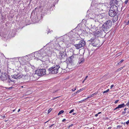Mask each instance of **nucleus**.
I'll return each instance as SVG.
<instances>
[{"label": "nucleus", "mask_w": 129, "mask_h": 129, "mask_svg": "<svg viewBox=\"0 0 129 129\" xmlns=\"http://www.w3.org/2000/svg\"><path fill=\"white\" fill-rule=\"evenodd\" d=\"M51 54V48L49 47L46 48V46H45L40 50L28 55V57H30V59H31L34 58V59L37 60H40L44 61L48 59L49 54Z\"/></svg>", "instance_id": "1"}, {"label": "nucleus", "mask_w": 129, "mask_h": 129, "mask_svg": "<svg viewBox=\"0 0 129 129\" xmlns=\"http://www.w3.org/2000/svg\"><path fill=\"white\" fill-rule=\"evenodd\" d=\"M30 72H28L25 75H22L18 73L12 75V77L14 79H16L22 78L24 80L27 81L30 79H31V78L32 77H33V79H34V77H33V76H30Z\"/></svg>", "instance_id": "2"}, {"label": "nucleus", "mask_w": 129, "mask_h": 129, "mask_svg": "<svg viewBox=\"0 0 129 129\" xmlns=\"http://www.w3.org/2000/svg\"><path fill=\"white\" fill-rule=\"evenodd\" d=\"M112 23L111 20H109L106 21L102 25L101 28L103 31L105 33H107L109 31L110 28L111 27Z\"/></svg>", "instance_id": "3"}, {"label": "nucleus", "mask_w": 129, "mask_h": 129, "mask_svg": "<svg viewBox=\"0 0 129 129\" xmlns=\"http://www.w3.org/2000/svg\"><path fill=\"white\" fill-rule=\"evenodd\" d=\"M118 7L115 5H113L110 8L109 11V16L111 17H114L116 16L118 17Z\"/></svg>", "instance_id": "4"}, {"label": "nucleus", "mask_w": 129, "mask_h": 129, "mask_svg": "<svg viewBox=\"0 0 129 129\" xmlns=\"http://www.w3.org/2000/svg\"><path fill=\"white\" fill-rule=\"evenodd\" d=\"M46 74L47 73L45 69H40L37 70L36 71L35 73L33 75V77H34V79L32 80H35L38 79V77H37V76H41Z\"/></svg>", "instance_id": "5"}, {"label": "nucleus", "mask_w": 129, "mask_h": 129, "mask_svg": "<svg viewBox=\"0 0 129 129\" xmlns=\"http://www.w3.org/2000/svg\"><path fill=\"white\" fill-rule=\"evenodd\" d=\"M78 40L79 39H77L76 38V37L74 35L70 36H69L67 35H64L62 37H59V38H57L56 39V40Z\"/></svg>", "instance_id": "6"}, {"label": "nucleus", "mask_w": 129, "mask_h": 129, "mask_svg": "<svg viewBox=\"0 0 129 129\" xmlns=\"http://www.w3.org/2000/svg\"><path fill=\"white\" fill-rule=\"evenodd\" d=\"M60 67L58 65H54L49 69L48 71L49 74H56L58 72V70Z\"/></svg>", "instance_id": "7"}, {"label": "nucleus", "mask_w": 129, "mask_h": 129, "mask_svg": "<svg viewBox=\"0 0 129 129\" xmlns=\"http://www.w3.org/2000/svg\"><path fill=\"white\" fill-rule=\"evenodd\" d=\"M27 57H29L28 56V55L26 56H24L23 57H20L18 58V60L19 61L20 63L22 65H24L26 64H27V62H28L27 61L26 59H27Z\"/></svg>", "instance_id": "8"}, {"label": "nucleus", "mask_w": 129, "mask_h": 129, "mask_svg": "<svg viewBox=\"0 0 129 129\" xmlns=\"http://www.w3.org/2000/svg\"><path fill=\"white\" fill-rule=\"evenodd\" d=\"M103 33H104V32L103 31H95V35H94V38H95L93 39H91V40H99L100 39L99 38H101V37L99 36L100 35H101V34H103Z\"/></svg>", "instance_id": "9"}, {"label": "nucleus", "mask_w": 129, "mask_h": 129, "mask_svg": "<svg viewBox=\"0 0 129 129\" xmlns=\"http://www.w3.org/2000/svg\"><path fill=\"white\" fill-rule=\"evenodd\" d=\"M59 57L63 62L65 61L67 58L66 53L63 52L60 53Z\"/></svg>", "instance_id": "10"}, {"label": "nucleus", "mask_w": 129, "mask_h": 129, "mask_svg": "<svg viewBox=\"0 0 129 129\" xmlns=\"http://www.w3.org/2000/svg\"><path fill=\"white\" fill-rule=\"evenodd\" d=\"M85 45V41H80L78 44H76L74 45V46L77 49H79L83 47Z\"/></svg>", "instance_id": "11"}, {"label": "nucleus", "mask_w": 129, "mask_h": 129, "mask_svg": "<svg viewBox=\"0 0 129 129\" xmlns=\"http://www.w3.org/2000/svg\"><path fill=\"white\" fill-rule=\"evenodd\" d=\"M9 75L6 73H2V75L0 76L1 80L3 81H5L8 79Z\"/></svg>", "instance_id": "12"}, {"label": "nucleus", "mask_w": 129, "mask_h": 129, "mask_svg": "<svg viewBox=\"0 0 129 129\" xmlns=\"http://www.w3.org/2000/svg\"><path fill=\"white\" fill-rule=\"evenodd\" d=\"M25 66L24 67L25 71L26 72H28L32 68L31 65L29 62H27L26 64H25Z\"/></svg>", "instance_id": "13"}, {"label": "nucleus", "mask_w": 129, "mask_h": 129, "mask_svg": "<svg viewBox=\"0 0 129 129\" xmlns=\"http://www.w3.org/2000/svg\"><path fill=\"white\" fill-rule=\"evenodd\" d=\"M95 15L94 18L92 17L90 18L94 20L95 21L96 20L97 21H99L100 19H102L103 18V16L101 14H99L98 15Z\"/></svg>", "instance_id": "14"}, {"label": "nucleus", "mask_w": 129, "mask_h": 129, "mask_svg": "<svg viewBox=\"0 0 129 129\" xmlns=\"http://www.w3.org/2000/svg\"><path fill=\"white\" fill-rule=\"evenodd\" d=\"M99 41H91L90 44L93 46L99 47L100 44H99Z\"/></svg>", "instance_id": "15"}, {"label": "nucleus", "mask_w": 129, "mask_h": 129, "mask_svg": "<svg viewBox=\"0 0 129 129\" xmlns=\"http://www.w3.org/2000/svg\"><path fill=\"white\" fill-rule=\"evenodd\" d=\"M118 3V2L116 0H111L110 2V5L111 6L114 4L117 5Z\"/></svg>", "instance_id": "16"}, {"label": "nucleus", "mask_w": 129, "mask_h": 129, "mask_svg": "<svg viewBox=\"0 0 129 129\" xmlns=\"http://www.w3.org/2000/svg\"><path fill=\"white\" fill-rule=\"evenodd\" d=\"M84 59L83 57L80 58L78 61V63L80 64L84 62Z\"/></svg>", "instance_id": "17"}, {"label": "nucleus", "mask_w": 129, "mask_h": 129, "mask_svg": "<svg viewBox=\"0 0 129 129\" xmlns=\"http://www.w3.org/2000/svg\"><path fill=\"white\" fill-rule=\"evenodd\" d=\"M11 76V77L10 76H9L8 77V82L9 83H10V82H14L15 81L14 80H13L12 78H13ZM13 79H14L13 78Z\"/></svg>", "instance_id": "18"}, {"label": "nucleus", "mask_w": 129, "mask_h": 129, "mask_svg": "<svg viewBox=\"0 0 129 129\" xmlns=\"http://www.w3.org/2000/svg\"><path fill=\"white\" fill-rule=\"evenodd\" d=\"M56 41H52L51 42V43L53 44V45L55 46L57 45L58 44V42H57L56 43Z\"/></svg>", "instance_id": "19"}, {"label": "nucleus", "mask_w": 129, "mask_h": 129, "mask_svg": "<svg viewBox=\"0 0 129 129\" xmlns=\"http://www.w3.org/2000/svg\"><path fill=\"white\" fill-rule=\"evenodd\" d=\"M118 106L119 107V108H121L125 106L126 105H125L124 103H123L118 105Z\"/></svg>", "instance_id": "20"}, {"label": "nucleus", "mask_w": 129, "mask_h": 129, "mask_svg": "<svg viewBox=\"0 0 129 129\" xmlns=\"http://www.w3.org/2000/svg\"><path fill=\"white\" fill-rule=\"evenodd\" d=\"M98 91H96L95 93L92 94L91 95V96H92V97L94 95H95L97 94L98 93Z\"/></svg>", "instance_id": "21"}, {"label": "nucleus", "mask_w": 129, "mask_h": 129, "mask_svg": "<svg viewBox=\"0 0 129 129\" xmlns=\"http://www.w3.org/2000/svg\"><path fill=\"white\" fill-rule=\"evenodd\" d=\"M84 89L83 88H82V89H81L78 90V91H77L76 92V93H78L80 92L81 91L83 90Z\"/></svg>", "instance_id": "22"}, {"label": "nucleus", "mask_w": 129, "mask_h": 129, "mask_svg": "<svg viewBox=\"0 0 129 129\" xmlns=\"http://www.w3.org/2000/svg\"><path fill=\"white\" fill-rule=\"evenodd\" d=\"M64 112V111L63 110H61L60 111L58 114V115H59L63 113Z\"/></svg>", "instance_id": "23"}, {"label": "nucleus", "mask_w": 129, "mask_h": 129, "mask_svg": "<svg viewBox=\"0 0 129 129\" xmlns=\"http://www.w3.org/2000/svg\"><path fill=\"white\" fill-rule=\"evenodd\" d=\"M109 91V89H107V90H106V91H104L103 92V93H107L108 92V91Z\"/></svg>", "instance_id": "24"}, {"label": "nucleus", "mask_w": 129, "mask_h": 129, "mask_svg": "<svg viewBox=\"0 0 129 129\" xmlns=\"http://www.w3.org/2000/svg\"><path fill=\"white\" fill-rule=\"evenodd\" d=\"M122 126L121 125H118L117 126V129H120L121 127H122Z\"/></svg>", "instance_id": "25"}, {"label": "nucleus", "mask_w": 129, "mask_h": 129, "mask_svg": "<svg viewBox=\"0 0 129 129\" xmlns=\"http://www.w3.org/2000/svg\"><path fill=\"white\" fill-rule=\"evenodd\" d=\"M52 110V109L51 108H50V109H49L48 110V114L49 113L51 112V111Z\"/></svg>", "instance_id": "26"}, {"label": "nucleus", "mask_w": 129, "mask_h": 129, "mask_svg": "<svg viewBox=\"0 0 129 129\" xmlns=\"http://www.w3.org/2000/svg\"><path fill=\"white\" fill-rule=\"evenodd\" d=\"M74 109H72V110H71L69 112V113H72V112H73L74 111Z\"/></svg>", "instance_id": "27"}, {"label": "nucleus", "mask_w": 129, "mask_h": 129, "mask_svg": "<svg viewBox=\"0 0 129 129\" xmlns=\"http://www.w3.org/2000/svg\"><path fill=\"white\" fill-rule=\"evenodd\" d=\"M72 56H71L70 57V61L69 60V62L70 63H71V62L72 60H71V59H72Z\"/></svg>", "instance_id": "28"}, {"label": "nucleus", "mask_w": 129, "mask_h": 129, "mask_svg": "<svg viewBox=\"0 0 129 129\" xmlns=\"http://www.w3.org/2000/svg\"><path fill=\"white\" fill-rule=\"evenodd\" d=\"M125 123L127 125H128V124H129V120H128V121L126 122Z\"/></svg>", "instance_id": "29"}, {"label": "nucleus", "mask_w": 129, "mask_h": 129, "mask_svg": "<svg viewBox=\"0 0 129 129\" xmlns=\"http://www.w3.org/2000/svg\"><path fill=\"white\" fill-rule=\"evenodd\" d=\"M126 105L129 106V100H128V102L126 103Z\"/></svg>", "instance_id": "30"}, {"label": "nucleus", "mask_w": 129, "mask_h": 129, "mask_svg": "<svg viewBox=\"0 0 129 129\" xmlns=\"http://www.w3.org/2000/svg\"><path fill=\"white\" fill-rule=\"evenodd\" d=\"M76 90V88H73L72 89V91H74Z\"/></svg>", "instance_id": "31"}, {"label": "nucleus", "mask_w": 129, "mask_h": 129, "mask_svg": "<svg viewBox=\"0 0 129 129\" xmlns=\"http://www.w3.org/2000/svg\"><path fill=\"white\" fill-rule=\"evenodd\" d=\"M128 0H126L125 1V2L124 3L125 4H127L128 2Z\"/></svg>", "instance_id": "32"}, {"label": "nucleus", "mask_w": 129, "mask_h": 129, "mask_svg": "<svg viewBox=\"0 0 129 129\" xmlns=\"http://www.w3.org/2000/svg\"><path fill=\"white\" fill-rule=\"evenodd\" d=\"M88 77V76H86L85 79H84V81H85V80H86V79Z\"/></svg>", "instance_id": "33"}, {"label": "nucleus", "mask_w": 129, "mask_h": 129, "mask_svg": "<svg viewBox=\"0 0 129 129\" xmlns=\"http://www.w3.org/2000/svg\"><path fill=\"white\" fill-rule=\"evenodd\" d=\"M119 101V100H116L115 102H114V103L115 104H116Z\"/></svg>", "instance_id": "34"}, {"label": "nucleus", "mask_w": 129, "mask_h": 129, "mask_svg": "<svg viewBox=\"0 0 129 129\" xmlns=\"http://www.w3.org/2000/svg\"><path fill=\"white\" fill-rule=\"evenodd\" d=\"M114 85L113 84L111 85L110 86V88H112L114 86Z\"/></svg>", "instance_id": "35"}, {"label": "nucleus", "mask_w": 129, "mask_h": 129, "mask_svg": "<svg viewBox=\"0 0 129 129\" xmlns=\"http://www.w3.org/2000/svg\"><path fill=\"white\" fill-rule=\"evenodd\" d=\"M126 113V111H123L122 112V114H125Z\"/></svg>", "instance_id": "36"}, {"label": "nucleus", "mask_w": 129, "mask_h": 129, "mask_svg": "<svg viewBox=\"0 0 129 129\" xmlns=\"http://www.w3.org/2000/svg\"><path fill=\"white\" fill-rule=\"evenodd\" d=\"M12 88V87H11L8 88H8V89H11Z\"/></svg>", "instance_id": "37"}, {"label": "nucleus", "mask_w": 129, "mask_h": 129, "mask_svg": "<svg viewBox=\"0 0 129 129\" xmlns=\"http://www.w3.org/2000/svg\"><path fill=\"white\" fill-rule=\"evenodd\" d=\"M129 23V20H128V21L126 23V24L127 25H128Z\"/></svg>", "instance_id": "38"}, {"label": "nucleus", "mask_w": 129, "mask_h": 129, "mask_svg": "<svg viewBox=\"0 0 129 129\" xmlns=\"http://www.w3.org/2000/svg\"><path fill=\"white\" fill-rule=\"evenodd\" d=\"M124 61V60L123 59H122L120 61V62L122 63V62H123Z\"/></svg>", "instance_id": "39"}, {"label": "nucleus", "mask_w": 129, "mask_h": 129, "mask_svg": "<svg viewBox=\"0 0 129 129\" xmlns=\"http://www.w3.org/2000/svg\"><path fill=\"white\" fill-rule=\"evenodd\" d=\"M73 124H71V125H70L69 127V128L70 127H71L72 126H73Z\"/></svg>", "instance_id": "40"}, {"label": "nucleus", "mask_w": 129, "mask_h": 129, "mask_svg": "<svg viewBox=\"0 0 129 129\" xmlns=\"http://www.w3.org/2000/svg\"><path fill=\"white\" fill-rule=\"evenodd\" d=\"M66 119H63L62 120V122H64V121H66Z\"/></svg>", "instance_id": "41"}, {"label": "nucleus", "mask_w": 129, "mask_h": 129, "mask_svg": "<svg viewBox=\"0 0 129 129\" xmlns=\"http://www.w3.org/2000/svg\"><path fill=\"white\" fill-rule=\"evenodd\" d=\"M112 128V127H109L107 129H111Z\"/></svg>", "instance_id": "42"}, {"label": "nucleus", "mask_w": 129, "mask_h": 129, "mask_svg": "<svg viewBox=\"0 0 129 129\" xmlns=\"http://www.w3.org/2000/svg\"><path fill=\"white\" fill-rule=\"evenodd\" d=\"M116 108V109L119 108V107L118 106Z\"/></svg>", "instance_id": "43"}, {"label": "nucleus", "mask_w": 129, "mask_h": 129, "mask_svg": "<svg viewBox=\"0 0 129 129\" xmlns=\"http://www.w3.org/2000/svg\"><path fill=\"white\" fill-rule=\"evenodd\" d=\"M54 125V124H52L51 126H49L50 127H51L53 125Z\"/></svg>", "instance_id": "44"}, {"label": "nucleus", "mask_w": 129, "mask_h": 129, "mask_svg": "<svg viewBox=\"0 0 129 129\" xmlns=\"http://www.w3.org/2000/svg\"><path fill=\"white\" fill-rule=\"evenodd\" d=\"M98 114H96L95 115V117H97V116H98Z\"/></svg>", "instance_id": "45"}, {"label": "nucleus", "mask_w": 129, "mask_h": 129, "mask_svg": "<svg viewBox=\"0 0 129 129\" xmlns=\"http://www.w3.org/2000/svg\"><path fill=\"white\" fill-rule=\"evenodd\" d=\"M91 97H92V96H91V95L90 96H88V98H90Z\"/></svg>", "instance_id": "46"}, {"label": "nucleus", "mask_w": 129, "mask_h": 129, "mask_svg": "<svg viewBox=\"0 0 129 129\" xmlns=\"http://www.w3.org/2000/svg\"><path fill=\"white\" fill-rule=\"evenodd\" d=\"M126 108H125L124 109V111H125L126 110Z\"/></svg>", "instance_id": "47"}, {"label": "nucleus", "mask_w": 129, "mask_h": 129, "mask_svg": "<svg viewBox=\"0 0 129 129\" xmlns=\"http://www.w3.org/2000/svg\"><path fill=\"white\" fill-rule=\"evenodd\" d=\"M20 109H19L18 111V112H19L20 111Z\"/></svg>", "instance_id": "48"}, {"label": "nucleus", "mask_w": 129, "mask_h": 129, "mask_svg": "<svg viewBox=\"0 0 129 129\" xmlns=\"http://www.w3.org/2000/svg\"><path fill=\"white\" fill-rule=\"evenodd\" d=\"M82 101H79V102L80 103H82Z\"/></svg>", "instance_id": "49"}, {"label": "nucleus", "mask_w": 129, "mask_h": 129, "mask_svg": "<svg viewBox=\"0 0 129 129\" xmlns=\"http://www.w3.org/2000/svg\"><path fill=\"white\" fill-rule=\"evenodd\" d=\"M40 16L41 17V19H42L43 18L42 17V16L41 15L40 16L39 15V17Z\"/></svg>", "instance_id": "50"}, {"label": "nucleus", "mask_w": 129, "mask_h": 129, "mask_svg": "<svg viewBox=\"0 0 129 129\" xmlns=\"http://www.w3.org/2000/svg\"><path fill=\"white\" fill-rule=\"evenodd\" d=\"M3 117V118H5L6 117V116L5 115H4Z\"/></svg>", "instance_id": "51"}, {"label": "nucleus", "mask_w": 129, "mask_h": 129, "mask_svg": "<svg viewBox=\"0 0 129 129\" xmlns=\"http://www.w3.org/2000/svg\"><path fill=\"white\" fill-rule=\"evenodd\" d=\"M121 63V62H120V61L118 63V64H120Z\"/></svg>", "instance_id": "52"}, {"label": "nucleus", "mask_w": 129, "mask_h": 129, "mask_svg": "<svg viewBox=\"0 0 129 129\" xmlns=\"http://www.w3.org/2000/svg\"><path fill=\"white\" fill-rule=\"evenodd\" d=\"M88 99V97H87V98L85 99H84V100H87Z\"/></svg>", "instance_id": "53"}, {"label": "nucleus", "mask_w": 129, "mask_h": 129, "mask_svg": "<svg viewBox=\"0 0 129 129\" xmlns=\"http://www.w3.org/2000/svg\"><path fill=\"white\" fill-rule=\"evenodd\" d=\"M101 112H99L98 114H100L101 113Z\"/></svg>", "instance_id": "54"}, {"label": "nucleus", "mask_w": 129, "mask_h": 129, "mask_svg": "<svg viewBox=\"0 0 129 129\" xmlns=\"http://www.w3.org/2000/svg\"><path fill=\"white\" fill-rule=\"evenodd\" d=\"M49 32H50L49 29V31H48L47 34H48V33H49Z\"/></svg>", "instance_id": "55"}, {"label": "nucleus", "mask_w": 129, "mask_h": 129, "mask_svg": "<svg viewBox=\"0 0 129 129\" xmlns=\"http://www.w3.org/2000/svg\"><path fill=\"white\" fill-rule=\"evenodd\" d=\"M31 66H32V68L33 69H34V68H33V67H34V66H32V65H31Z\"/></svg>", "instance_id": "56"}, {"label": "nucleus", "mask_w": 129, "mask_h": 129, "mask_svg": "<svg viewBox=\"0 0 129 129\" xmlns=\"http://www.w3.org/2000/svg\"><path fill=\"white\" fill-rule=\"evenodd\" d=\"M15 109L13 110V112H14L15 110Z\"/></svg>", "instance_id": "57"}, {"label": "nucleus", "mask_w": 129, "mask_h": 129, "mask_svg": "<svg viewBox=\"0 0 129 129\" xmlns=\"http://www.w3.org/2000/svg\"><path fill=\"white\" fill-rule=\"evenodd\" d=\"M73 33V32L72 31H71L70 32V33L72 34V33Z\"/></svg>", "instance_id": "58"}, {"label": "nucleus", "mask_w": 129, "mask_h": 129, "mask_svg": "<svg viewBox=\"0 0 129 129\" xmlns=\"http://www.w3.org/2000/svg\"><path fill=\"white\" fill-rule=\"evenodd\" d=\"M75 113H73V115H75Z\"/></svg>", "instance_id": "59"}, {"label": "nucleus", "mask_w": 129, "mask_h": 129, "mask_svg": "<svg viewBox=\"0 0 129 129\" xmlns=\"http://www.w3.org/2000/svg\"><path fill=\"white\" fill-rule=\"evenodd\" d=\"M114 110H117V109H116V108H115V109H114Z\"/></svg>", "instance_id": "60"}, {"label": "nucleus", "mask_w": 129, "mask_h": 129, "mask_svg": "<svg viewBox=\"0 0 129 129\" xmlns=\"http://www.w3.org/2000/svg\"><path fill=\"white\" fill-rule=\"evenodd\" d=\"M125 123H126L125 122H124V123H123V124H124V125H125Z\"/></svg>", "instance_id": "61"}, {"label": "nucleus", "mask_w": 129, "mask_h": 129, "mask_svg": "<svg viewBox=\"0 0 129 129\" xmlns=\"http://www.w3.org/2000/svg\"><path fill=\"white\" fill-rule=\"evenodd\" d=\"M85 100H84V99H83V100H82V102L83 101H84Z\"/></svg>", "instance_id": "62"}, {"label": "nucleus", "mask_w": 129, "mask_h": 129, "mask_svg": "<svg viewBox=\"0 0 129 129\" xmlns=\"http://www.w3.org/2000/svg\"><path fill=\"white\" fill-rule=\"evenodd\" d=\"M123 122H122V123H121V124H123Z\"/></svg>", "instance_id": "63"}, {"label": "nucleus", "mask_w": 129, "mask_h": 129, "mask_svg": "<svg viewBox=\"0 0 129 129\" xmlns=\"http://www.w3.org/2000/svg\"><path fill=\"white\" fill-rule=\"evenodd\" d=\"M84 80H83V82H83H83H84Z\"/></svg>", "instance_id": "64"}]
</instances>
